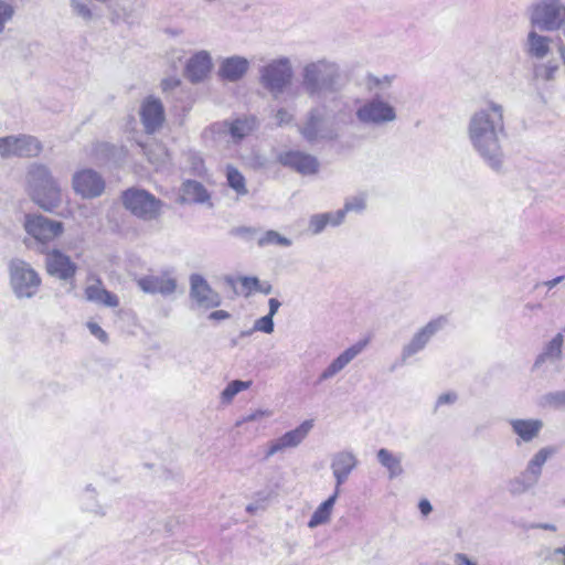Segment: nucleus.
<instances>
[{
  "mask_svg": "<svg viewBox=\"0 0 565 565\" xmlns=\"http://www.w3.org/2000/svg\"><path fill=\"white\" fill-rule=\"evenodd\" d=\"M507 136L505 109L499 102L487 99L469 116L467 137L470 146L494 172H502L505 167L503 141Z\"/></svg>",
  "mask_w": 565,
  "mask_h": 565,
  "instance_id": "nucleus-1",
  "label": "nucleus"
},
{
  "mask_svg": "<svg viewBox=\"0 0 565 565\" xmlns=\"http://www.w3.org/2000/svg\"><path fill=\"white\" fill-rule=\"evenodd\" d=\"M26 186L32 201L46 212H52L62 203L61 185L43 164L30 166Z\"/></svg>",
  "mask_w": 565,
  "mask_h": 565,
  "instance_id": "nucleus-2",
  "label": "nucleus"
},
{
  "mask_svg": "<svg viewBox=\"0 0 565 565\" xmlns=\"http://www.w3.org/2000/svg\"><path fill=\"white\" fill-rule=\"evenodd\" d=\"M340 77L339 65L327 58L309 62L302 68V85L310 96L334 90Z\"/></svg>",
  "mask_w": 565,
  "mask_h": 565,
  "instance_id": "nucleus-3",
  "label": "nucleus"
},
{
  "mask_svg": "<svg viewBox=\"0 0 565 565\" xmlns=\"http://www.w3.org/2000/svg\"><path fill=\"white\" fill-rule=\"evenodd\" d=\"M257 128L255 117H239L233 120L216 121L203 131V137L215 143L238 145Z\"/></svg>",
  "mask_w": 565,
  "mask_h": 565,
  "instance_id": "nucleus-4",
  "label": "nucleus"
},
{
  "mask_svg": "<svg viewBox=\"0 0 565 565\" xmlns=\"http://www.w3.org/2000/svg\"><path fill=\"white\" fill-rule=\"evenodd\" d=\"M9 285L19 300L31 299L36 296L42 285L40 274L28 262L15 258L8 265Z\"/></svg>",
  "mask_w": 565,
  "mask_h": 565,
  "instance_id": "nucleus-5",
  "label": "nucleus"
},
{
  "mask_svg": "<svg viewBox=\"0 0 565 565\" xmlns=\"http://www.w3.org/2000/svg\"><path fill=\"white\" fill-rule=\"evenodd\" d=\"M355 117L364 126L383 127L397 120V109L386 97L375 94L355 110Z\"/></svg>",
  "mask_w": 565,
  "mask_h": 565,
  "instance_id": "nucleus-6",
  "label": "nucleus"
},
{
  "mask_svg": "<svg viewBox=\"0 0 565 565\" xmlns=\"http://www.w3.org/2000/svg\"><path fill=\"white\" fill-rule=\"evenodd\" d=\"M298 130L309 143L333 140L338 136L334 120L326 106L311 109Z\"/></svg>",
  "mask_w": 565,
  "mask_h": 565,
  "instance_id": "nucleus-7",
  "label": "nucleus"
},
{
  "mask_svg": "<svg viewBox=\"0 0 565 565\" xmlns=\"http://www.w3.org/2000/svg\"><path fill=\"white\" fill-rule=\"evenodd\" d=\"M530 25L542 32L559 31L563 26L565 6L562 0H537L527 10Z\"/></svg>",
  "mask_w": 565,
  "mask_h": 565,
  "instance_id": "nucleus-8",
  "label": "nucleus"
},
{
  "mask_svg": "<svg viewBox=\"0 0 565 565\" xmlns=\"http://www.w3.org/2000/svg\"><path fill=\"white\" fill-rule=\"evenodd\" d=\"M294 67L291 60L287 56H279L269 60L259 68L262 85L274 96H278L291 84Z\"/></svg>",
  "mask_w": 565,
  "mask_h": 565,
  "instance_id": "nucleus-9",
  "label": "nucleus"
},
{
  "mask_svg": "<svg viewBox=\"0 0 565 565\" xmlns=\"http://www.w3.org/2000/svg\"><path fill=\"white\" fill-rule=\"evenodd\" d=\"M121 200L125 209L142 221H154L162 213V201L143 189L130 188L122 193Z\"/></svg>",
  "mask_w": 565,
  "mask_h": 565,
  "instance_id": "nucleus-10",
  "label": "nucleus"
},
{
  "mask_svg": "<svg viewBox=\"0 0 565 565\" xmlns=\"http://www.w3.org/2000/svg\"><path fill=\"white\" fill-rule=\"evenodd\" d=\"M23 227L28 235L42 245L53 242L64 232L62 222L51 220L41 214H26Z\"/></svg>",
  "mask_w": 565,
  "mask_h": 565,
  "instance_id": "nucleus-11",
  "label": "nucleus"
},
{
  "mask_svg": "<svg viewBox=\"0 0 565 565\" xmlns=\"http://www.w3.org/2000/svg\"><path fill=\"white\" fill-rule=\"evenodd\" d=\"M74 193L84 200H92L103 195L106 189L104 177L92 168H82L72 175Z\"/></svg>",
  "mask_w": 565,
  "mask_h": 565,
  "instance_id": "nucleus-12",
  "label": "nucleus"
},
{
  "mask_svg": "<svg viewBox=\"0 0 565 565\" xmlns=\"http://www.w3.org/2000/svg\"><path fill=\"white\" fill-rule=\"evenodd\" d=\"M447 324V318L444 316L431 319L425 326L419 328L412 338L403 345L401 360L407 363L414 355L422 352L429 343L431 338Z\"/></svg>",
  "mask_w": 565,
  "mask_h": 565,
  "instance_id": "nucleus-13",
  "label": "nucleus"
},
{
  "mask_svg": "<svg viewBox=\"0 0 565 565\" xmlns=\"http://www.w3.org/2000/svg\"><path fill=\"white\" fill-rule=\"evenodd\" d=\"M42 151L41 142L33 136H9L0 138V156L36 157Z\"/></svg>",
  "mask_w": 565,
  "mask_h": 565,
  "instance_id": "nucleus-14",
  "label": "nucleus"
},
{
  "mask_svg": "<svg viewBox=\"0 0 565 565\" xmlns=\"http://www.w3.org/2000/svg\"><path fill=\"white\" fill-rule=\"evenodd\" d=\"M277 161L301 175L317 174L320 169V162L317 157L301 150L281 151L277 156Z\"/></svg>",
  "mask_w": 565,
  "mask_h": 565,
  "instance_id": "nucleus-15",
  "label": "nucleus"
},
{
  "mask_svg": "<svg viewBox=\"0 0 565 565\" xmlns=\"http://www.w3.org/2000/svg\"><path fill=\"white\" fill-rule=\"evenodd\" d=\"M312 428L313 420L307 419L295 429H291L280 437L271 440L268 444L266 457H273L274 455L282 452L286 449L298 447L307 438Z\"/></svg>",
  "mask_w": 565,
  "mask_h": 565,
  "instance_id": "nucleus-16",
  "label": "nucleus"
},
{
  "mask_svg": "<svg viewBox=\"0 0 565 565\" xmlns=\"http://www.w3.org/2000/svg\"><path fill=\"white\" fill-rule=\"evenodd\" d=\"M190 296L198 307L207 310L221 305V296L211 288L201 275L193 274L190 277Z\"/></svg>",
  "mask_w": 565,
  "mask_h": 565,
  "instance_id": "nucleus-17",
  "label": "nucleus"
},
{
  "mask_svg": "<svg viewBox=\"0 0 565 565\" xmlns=\"http://www.w3.org/2000/svg\"><path fill=\"white\" fill-rule=\"evenodd\" d=\"M369 340H361L342 351L326 366L319 375V381L324 382L335 377L366 348Z\"/></svg>",
  "mask_w": 565,
  "mask_h": 565,
  "instance_id": "nucleus-18",
  "label": "nucleus"
},
{
  "mask_svg": "<svg viewBox=\"0 0 565 565\" xmlns=\"http://www.w3.org/2000/svg\"><path fill=\"white\" fill-rule=\"evenodd\" d=\"M45 267L50 276L65 281L73 279L77 270V265L70 256L58 249L47 252Z\"/></svg>",
  "mask_w": 565,
  "mask_h": 565,
  "instance_id": "nucleus-19",
  "label": "nucleus"
},
{
  "mask_svg": "<svg viewBox=\"0 0 565 565\" xmlns=\"http://www.w3.org/2000/svg\"><path fill=\"white\" fill-rule=\"evenodd\" d=\"M539 31L531 26L524 40L523 50L527 57L541 62L552 54L553 39Z\"/></svg>",
  "mask_w": 565,
  "mask_h": 565,
  "instance_id": "nucleus-20",
  "label": "nucleus"
},
{
  "mask_svg": "<svg viewBox=\"0 0 565 565\" xmlns=\"http://www.w3.org/2000/svg\"><path fill=\"white\" fill-rule=\"evenodd\" d=\"M140 118L148 134L157 131L164 121V109L161 100L153 96L147 97L140 106Z\"/></svg>",
  "mask_w": 565,
  "mask_h": 565,
  "instance_id": "nucleus-21",
  "label": "nucleus"
},
{
  "mask_svg": "<svg viewBox=\"0 0 565 565\" xmlns=\"http://www.w3.org/2000/svg\"><path fill=\"white\" fill-rule=\"evenodd\" d=\"M358 463L356 456L350 450H342L332 456L330 467L335 480V489H338L339 493L340 487L349 479Z\"/></svg>",
  "mask_w": 565,
  "mask_h": 565,
  "instance_id": "nucleus-22",
  "label": "nucleus"
},
{
  "mask_svg": "<svg viewBox=\"0 0 565 565\" xmlns=\"http://www.w3.org/2000/svg\"><path fill=\"white\" fill-rule=\"evenodd\" d=\"M213 68L212 55L209 51L195 52L185 64V76L192 83L203 82Z\"/></svg>",
  "mask_w": 565,
  "mask_h": 565,
  "instance_id": "nucleus-23",
  "label": "nucleus"
},
{
  "mask_svg": "<svg viewBox=\"0 0 565 565\" xmlns=\"http://www.w3.org/2000/svg\"><path fill=\"white\" fill-rule=\"evenodd\" d=\"M509 425L516 436V446L532 443L540 436L544 427L543 420L539 418H511Z\"/></svg>",
  "mask_w": 565,
  "mask_h": 565,
  "instance_id": "nucleus-24",
  "label": "nucleus"
},
{
  "mask_svg": "<svg viewBox=\"0 0 565 565\" xmlns=\"http://www.w3.org/2000/svg\"><path fill=\"white\" fill-rule=\"evenodd\" d=\"M565 342V327L558 331L552 339L546 341L542 351L536 356L533 367L541 369L544 364H556L563 359V348Z\"/></svg>",
  "mask_w": 565,
  "mask_h": 565,
  "instance_id": "nucleus-25",
  "label": "nucleus"
},
{
  "mask_svg": "<svg viewBox=\"0 0 565 565\" xmlns=\"http://www.w3.org/2000/svg\"><path fill=\"white\" fill-rule=\"evenodd\" d=\"M139 288L147 294L169 296L177 289V281L168 271L161 275H149L138 279Z\"/></svg>",
  "mask_w": 565,
  "mask_h": 565,
  "instance_id": "nucleus-26",
  "label": "nucleus"
},
{
  "mask_svg": "<svg viewBox=\"0 0 565 565\" xmlns=\"http://www.w3.org/2000/svg\"><path fill=\"white\" fill-rule=\"evenodd\" d=\"M81 510L95 518H105L108 513V507L100 501L97 490L93 484H87L79 497Z\"/></svg>",
  "mask_w": 565,
  "mask_h": 565,
  "instance_id": "nucleus-27",
  "label": "nucleus"
},
{
  "mask_svg": "<svg viewBox=\"0 0 565 565\" xmlns=\"http://www.w3.org/2000/svg\"><path fill=\"white\" fill-rule=\"evenodd\" d=\"M84 295L88 301L104 307L116 308L119 306V298L115 294L108 291L99 279L89 284L85 288Z\"/></svg>",
  "mask_w": 565,
  "mask_h": 565,
  "instance_id": "nucleus-28",
  "label": "nucleus"
},
{
  "mask_svg": "<svg viewBox=\"0 0 565 565\" xmlns=\"http://www.w3.org/2000/svg\"><path fill=\"white\" fill-rule=\"evenodd\" d=\"M403 458L402 452H394L387 448H381L376 452V459L386 470L390 479H396L404 475Z\"/></svg>",
  "mask_w": 565,
  "mask_h": 565,
  "instance_id": "nucleus-29",
  "label": "nucleus"
},
{
  "mask_svg": "<svg viewBox=\"0 0 565 565\" xmlns=\"http://www.w3.org/2000/svg\"><path fill=\"white\" fill-rule=\"evenodd\" d=\"M249 68V61L243 56H231L222 61L220 66V75L230 82L242 78Z\"/></svg>",
  "mask_w": 565,
  "mask_h": 565,
  "instance_id": "nucleus-30",
  "label": "nucleus"
},
{
  "mask_svg": "<svg viewBox=\"0 0 565 565\" xmlns=\"http://www.w3.org/2000/svg\"><path fill=\"white\" fill-rule=\"evenodd\" d=\"M555 455V449L553 447H542L537 451H535L532 457L529 459L524 471L526 476L531 478L533 481L540 480L543 468L545 463Z\"/></svg>",
  "mask_w": 565,
  "mask_h": 565,
  "instance_id": "nucleus-31",
  "label": "nucleus"
},
{
  "mask_svg": "<svg viewBox=\"0 0 565 565\" xmlns=\"http://www.w3.org/2000/svg\"><path fill=\"white\" fill-rule=\"evenodd\" d=\"M338 497V489H334L332 495L317 507L308 522L309 529H316L330 522Z\"/></svg>",
  "mask_w": 565,
  "mask_h": 565,
  "instance_id": "nucleus-32",
  "label": "nucleus"
},
{
  "mask_svg": "<svg viewBox=\"0 0 565 565\" xmlns=\"http://www.w3.org/2000/svg\"><path fill=\"white\" fill-rule=\"evenodd\" d=\"M180 199L183 203H205L210 193L199 181L186 180L182 183Z\"/></svg>",
  "mask_w": 565,
  "mask_h": 565,
  "instance_id": "nucleus-33",
  "label": "nucleus"
},
{
  "mask_svg": "<svg viewBox=\"0 0 565 565\" xmlns=\"http://www.w3.org/2000/svg\"><path fill=\"white\" fill-rule=\"evenodd\" d=\"M226 181L227 185L235 191L237 196H245L248 194V189L246 185V179L243 173L236 169L235 167L228 164L226 167Z\"/></svg>",
  "mask_w": 565,
  "mask_h": 565,
  "instance_id": "nucleus-34",
  "label": "nucleus"
},
{
  "mask_svg": "<svg viewBox=\"0 0 565 565\" xmlns=\"http://www.w3.org/2000/svg\"><path fill=\"white\" fill-rule=\"evenodd\" d=\"M394 81L395 75L393 74H367L364 78V86L369 92L385 90L392 86Z\"/></svg>",
  "mask_w": 565,
  "mask_h": 565,
  "instance_id": "nucleus-35",
  "label": "nucleus"
},
{
  "mask_svg": "<svg viewBox=\"0 0 565 565\" xmlns=\"http://www.w3.org/2000/svg\"><path fill=\"white\" fill-rule=\"evenodd\" d=\"M257 245L259 247H267V246H278V247H290L292 245V241L277 231L268 230L264 232L258 238H257Z\"/></svg>",
  "mask_w": 565,
  "mask_h": 565,
  "instance_id": "nucleus-36",
  "label": "nucleus"
},
{
  "mask_svg": "<svg viewBox=\"0 0 565 565\" xmlns=\"http://www.w3.org/2000/svg\"><path fill=\"white\" fill-rule=\"evenodd\" d=\"M148 160L157 168L164 166L169 161V152L162 143L154 142L145 149Z\"/></svg>",
  "mask_w": 565,
  "mask_h": 565,
  "instance_id": "nucleus-37",
  "label": "nucleus"
},
{
  "mask_svg": "<svg viewBox=\"0 0 565 565\" xmlns=\"http://www.w3.org/2000/svg\"><path fill=\"white\" fill-rule=\"evenodd\" d=\"M559 71V64L555 60H550L544 63H537L534 65V76L542 81H553Z\"/></svg>",
  "mask_w": 565,
  "mask_h": 565,
  "instance_id": "nucleus-38",
  "label": "nucleus"
},
{
  "mask_svg": "<svg viewBox=\"0 0 565 565\" xmlns=\"http://www.w3.org/2000/svg\"><path fill=\"white\" fill-rule=\"evenodd\" d=\"M536 483L537 481H533L531 478L526 476V472L523 471L521 476H518L509 481L508 489L511 494L520 495L527 492Z\"/></svg>",
  "mask_w": 565,
  "mask_h": 565,
  "instance_id": "nucleus-39",
  "label": "nucleus"
},
{
  "mask_svg": "<svg viewBox=\"0 0 565 565\" xmlns=\"http://www.w3.org/2000/svg\"><path fill=\"white\" fill-rule=\"evenodd\" d=\"M250 384L252 383L249 381H241V380H234V381L230 382L221 393V402L223 404H231L233 402L234 397L238 393L249 388Z\"/></svg>",
  "mask_w": 565,
  "mask_h": 565,
  "instance_id": "nucleus-40",
  "label": "nucleus"
},
{
  "mask_svg": "<svg viewBox=\"0 0 565 565\" xmlns=\"http://www.w3.org/2000/svg\"><path fill=\"white\" fill-rule=\"evenodd\" d=\"M274 415V411L270 408H256L242 416L237 422L236 426H243L244 424L257 422L262 423Z\"/></svg>",
  "mask_w": 565,
  "mask_h": 565,
  "instance_id": "nucleus-41",
  "label": "nucleus"
},
{
  "mask_svg": "<svg viewBox=\"0 0 565 565\" xmlns=\"http://www.w3.org/2000/svg\"><path fill=\"white\" fill-rule=\"evenodd\" d=\"M366 207V194L360 193L356 195L349 196L344 205L342 207L343 211L347 213L354 212V213H361Z\"/></svg>",
  "mask_w": 565,
  "mask_h": 565,
  "instance_id": "nucleus-42",
  "label": "nucleus"
},
{
  "mask_svg": "<svg viewBox=\"0 0 565 565\" xmlns=\"http://www.w3.org/2000/svg\"><path fill=\"white\" fill-rule=\"evenodd\" d=\"M72 12L78 18L90 21L93 19V11L90 7L83 0H71Z\"/></svg>",
  "mask_w": 565,
  "mask_h": 565,
  "instance_id": "nucleus-43",
  "label": "nucleus"
},
{
  "mask_svg": "<svg viewBox=\"0 0 565 565\" xmlns=\"http://www.w3.org/2000/svg\"><path fill=\"white\" fill-rule=\"evenodd\" d=\"M274 318L268 315L257 319L253 326L254 331L263 332L266 334H271L274 332Z\"/></svg>",
  "mask_w": 565,
  "mask_h": 565,
  "instance_id": "nucleus-44",
  "label": "nucleus"
},
{
  "mask_svg": "<svg viewBox=\"0 0 565 565\" xmlns=\"http://www.w3.org/2000/svg\"><path fill=\"white\" fill-rule=\"evenodd\" d=\"M327 222L322 213L313 214L309 220L308 228L313 234H320L327 227Z\"/></svg>",
  "mask_w": 565,
  "mask_h": 565,
  "instance_id": "nucleus-45",
  "label": "nucleus"
},
{
  "mask_svg": "<svg viewBox=\"0 0 565 565\" xmlns=\"http://www.w3.org/2000/svg\"><path fill=\"white\" fill-rule=\"evenodd\" d=\"M13 14V7L0 0V33L4 30L6 24L12 19Z\"/></svg>",
  "mask_w": 565,
  "mask_h": 565,
  "instance_id": "nucleus-46",
  "label": "nucleus"
},
{
  "mask_svg": "<svg viewBox=\"0 0 565 565\" xmlns=\"http://www.w3.org/2000/svg\"><path fill=\"white\" fill-rule=\"evenodd\" d=\"M322 214L326 218L328 226H339L344 222L345 218V211H343L342 209L334 212H327Z\"/></svg>",
  "mask_w": 565,
  "mask_h": 565,
  "instance_id": "nucleus-47",
  "label": "nucleus"
},
{
  "mask_svg": "<svg viewBox=\"0 0 565 565\" xmlns=\"http://www.w3.org/2000/svg\"><path fill=\"white\" fill-rule=\"evenodd\" d=\"M239 282L247 295L253 291H257V287L259 286V279L254 276L241 277Z\"/></svg>",
  "mask_w": 565,
  "mask_h": 565,
  "instance_id": "nucleus-48",
  "label": "nucleus"
},
{
  "mask_svg": "<svg viewBox=\"0 0 565 565\" xmlns=\"http://www.w3.org/2000/svg\"><path fill=\"white\" fill-rule=\"evenodd\" d=\"M87 328H88L89 332L95 338H97L99 341H102V342L107 341V333L103 330V328L98 323L89 321L87 323Z\"/></svg>",
  "mask_w": 565,
  "mask_h": 565,
  "instance_id": "nucleus-49",
  "label": "nucleus"
},
{
  "mask_svg": "<svg viewBox=\"0 0 565 565\" xmlns=\"http://www.w3.org/2000/svg\"><path fill=\"white\" fill-rule=\"evenodd\" d=\"M276 120L279 126L288 125L294 120V114L285 108H280L276 113Z\"/></svg>",
  "mask_w": 565,
  "mask_h": 565,
  "instance_id": "nucleus-50",
  "label": "nucleus"
},
{
  "mask_svg": "<svg viewBox=\"0 0 565 565\" xmlns=\"http://www.w3.org/2000/svg\"><path fill=\"white\" fill-rule=\"evenodd\" d=\"M457 401V395L455 393L448 392L438 396L436 401V407H440L444 405H451Z\"/></svg>",
  "mask_w": 565,
  "mask_h": 565,
  "instance_id": "nucleus-51",
  "label": "nucleus"
},
{
  "mask_svg": "<svg viewBox=\"0 0 565 565\" xmlns=\"http://www.w3.org/2000/svg\"><path fill=\"white\" fill-rule=\"evenodd\" d=\"M181 81L178 77H167L161 82V88L163 92H170L179 87Z\"/></svg>",
  "mask_w": 565,
  "mask_h": 565,
  "instance_id": "nucleus-52",
  "label": "nucleus"
},
{
  "mask_svg": "<svg viewBox=\"0 0 565 565\" xmlns=\"http://www.w3.org/2000/svg\"><path fill=\"white\" fill-rule=\"evenodd\" d=\"M454 559L457 565H478L477 562L472 561L462 553H457Z\"/></svg>",
  "mask_w": 565,
  "mask_h": 565,
  "instance_id": "nucleus-53",
  "label": "nucleus"
},
{
  "mask_svg": "<svg viewBox=\"0 0 565 565\" xmlns=\"http://www.w3.org/2000/svg\"><path fill=\"white\" fill-rule=\"evenodd\" d=\"M418 509L423 516H427L431 513L433 507L427 499H422L418 503Z\"/></svg>",
  "mask_w": 565,
  "mask_h": 565,
  "instance_id": "nucleus-54",
  "label": "nucleus"
},
{
  "mask_svg": "<svg viewBox=\"0 0 565 565\" xmlns=\"http://www.w3.org/2000/svg\"><path fill=\"white\" fill-rule=\"evenodd\" d=\"M281 303L278 299L276 298H270L268 300V307H269V311H268V316L273 317L278 312V309L280 308Z\"/></svg>",
  "mask_w": 565,
  "mask_h": 565,
  "instance_id": "nucleus-55",
  "label": "nucleus"
},
{
  "mask_svg": "<svg viewBox=\"0 0 565 565\" xmlns=\"http://www.w3.org/2000/svg\"><path fill=\"white\" fill-rule=\"evenodd\" d=\"M230 318V313L225 310H215L210 313L209 319L211 320H226Z\"/></svg>",
  "mask_w": 565,
  "mask_h": 565,
  "instance_id": "nucleus-56",
  "label": "nucleus"
},
{
  "mask_svg": "<svg viewBox=\"0 0 565 565\" xmlns=\"http://www.w3.org/2000/svg\"><path fill=\"white\" fill-rule=\"evenodd\" d=\"M265 508H266L265 502H263V503H259V502L249 503L246 507V512H248L249 514H255L259 510H265Z\"/></svg>",
  "mask_w": 565,
  "mask_h": 565,
  "instance_id": "nucleus-57",
  "label": "nucleus"
},
{
  "mask_svg": "<svg viewBox=\"0 0 565 565\" xmlns=\"http://www.w3.org/2000/svg\"><path fill=\"white\" fill-rule=\"evenodd\" d=\"M273 290V287L269 282H260L259 281V286L257 287V291L264 294V295H269Z\"/></svg>",
  "mask_w": 565,
  "mask_h": 565,
  "instance_id": "nucleus-58",
  "label": "nucleus"
},
{
  "mask_svg": "<svg viewBox=\"0 0 565 565\" xmlns=\"http://www.w3.org/2000/svg\"><path fill=\"white\" fill-rule=\"evenodd\" d=\"M551 399L557 405H565V393H556L551 396Z\"/></svg>",
  "mask_w": 565,
  "mask_h": 565,
  "instance_id": "nucleus-59",
  "label": "nucleus"
},
{
  "mask_svg": "<svg viewBox=\"0 0 565 565\" xmlns=\"http://www.w3.org/2000/svg\"><path fill=\"white\" fill-rule=\"evenodd\" d=\"M235 233H236L237 235H242V236H244V235H252V234H254V233H255V230H254V228H250V227H239V228H237V230L235 231Z\"/></svg>",
  "mask_w": 565,
  "mask_h": 565,
  "instance_id": "nucleus-60",
  "label": "nucleus"
},
{
  "mask_svg": "<svg viewBox=\"0 0 565 565\" xmlns=\"http://www.w3.org/2000/svg\"><path fill=\"white\" fill-rule=\"evenodd\" d=\"M564 279L563 276L555 277L548 281L545 282V285L551 289L554 288L556 285H558Z\"/></svg>",
  "mask_w": 565,
  "mask_h": 565,
  "instance_id": "nucleus-61",
  "label": "nucleus"
},
{
  "mask_svg": "<svg viewBox=\"0 0 565 565\" xmlns=\"http://www.w3.org/2000/svg\"><path fill=\"white\" fill-rule=\"evenodd\" d=\"M535 527L537 529H542V530H547V531H556V526L554 524H551V523H542V524H537Z\"/></svg>",
  "mask_w": 565,
  "mask_h": 565,
  "instance_id": "nucleus-62",
  "label": "nucleus"
},
{
  "mask_svg": "<svg viewBox=\"0 0 565 565\" xmlns=\"http://www.w3.org/2000/svg\"><path fill=\"white\" fill-rule=\"evenodd\" d=\"M558 54L561 56V60L563 62V65L565 66V43H561L558 45Z\"/></svg>",
  "mask_w": 565,
  "mask_h": 565,
  "instance_id": "nucleus-63",
  "label": "nucleus"
},
{
  "mask_svg": "<svg viewBox=\"0 0 565 565\" xmlns=\"http://www.w3.org/2000/svg\"><path fill=\"white\" fill-rule=\"evenodd\" d=\"M553 554H554V556H556V555L565 556V545L563 547L555 548Z\"/></svg>",
  "mask_w": 565,
  "mask_h": 565,
  "instance_id": "nucleus-64",
  "label": "nucleus"
}]
</instances>
